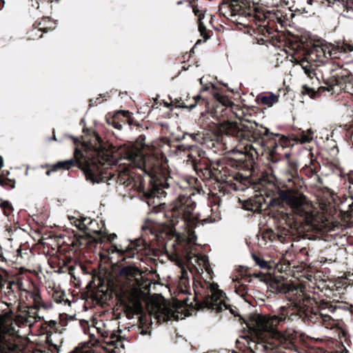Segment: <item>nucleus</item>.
Returning <instances> with one entry per match:
<instances>
[{"instance_id": "f3484780", "label": "nucleus", "mask_w": 353, "mask_h": 353, "mask_svg": "<svg viewBox=\"0 0 353 353\" xmlns=\"http://www.w3.org/2000/svg\"><path fill=\"white\" fill-rule=\"evenodd\" d=\"M232 138V135L226 134L221 130V125L219 128V133L213 134L212 138L208 137L205 145L210 148L214 152L217 150H224L228 149V139Z\"/></svg>"}, {"instance_id": "5fc2aeb1", "label": "nucleus", "mask_w": 353, "mask_h": 353, "mask_svg": "<svg viewBox=\"0 0 353 353\" xmlns=\"http://www.w3.org/2000/svg\"><path fill=\"white\" fill-rule=\"evenodd\" d=\"M72 261V259L71 258H68V257H65V259H63L62 260V263H63V265H68Z\"/></svg>"}, {"instance_id": "72a5a7b5", "label": "nucleus", "mask_w": 353, "mask_h": 353, "mask_svg": "<svg viewBox=\"0 0 353 353\" xmlns=\"http://www.w3.org/2000/svg\"><path fill=\"white\" fill-rule=\"evenodd\" d=\"M208 133L205 134L204 132H198L197 133L189 134L185 133V135L189 136L196 143L205 145V141L208 139Z\"/></svg>"}, {"instance_id": "4468645a", "label": "nucleus", "mask_w": 353, "mask_h": 353, "mask_svg": "<svg viewBox=\"0 0 353 353\" xmlns=\"http://www.w3.org/2000/svg\"><path fill=\"white\" fill-rule=\"evenodd\" d=\"M8 273L0 268V289H3L5 284L8 283L7 289L12 291V285H17L14 282L8 281ZM17 350V345L7 340L5 336L0 334V353H14Z\"/></svg>"}, {"instance_id": "3c124183", "label": "nucleus", "mask_w": 353, "mask_h": 353, "mask_svg": "<svg viewBox=\"0 0 353 353\" xmlns=\"http://www.w3.org/2000/svg\"><path fill=\"white\" fill-rule=\"evenodd\" d=\"M341 2L346 8H353V0H341Z\"/></svg>"}, {"instance_id": "864d4df0", "label": "nucleus", "mask_w": 353, "mask_h": 353, "mask_svg": "<svg viewBox=\"0 0 353 353\" xmlns=\"http://www.w3.org/2000/svg\"><path fill=\"white\" fill-rule=\"evenodd\" d=\"M98 333L101 334V336L105 339L108 336L109 332L108 331H101L99 328H97Z\"/></svg>"}, {"instance_id": "ea45409f", "label": "nucleus", "mask_w": 353, "mask_h": 353, "mask_svg": "<svg viewBox=\"0 0 353 353\" xmlns=\"http://www.w3.org/2000/svg\"><path fill=\"white\" fill-rule=\"evenodd\" d=\"M65 294L63 291L61 290H54L52 293V298L54 301L58 303H61L65 301Z\"/></svg>"}, {"instance_id": "e433bc0d", "label": "nucleus", "mask_w": 353, "mask_h": 353, "mask_svg": "<svg viewBox=\"0 0 353 353\" xmlns=\"http://www.w3.org/2000/svg\"><path fill=\"white\" fill-rule=\"evenodd\" d=\"M252 256L255 263L257 265H259L261 268L267 270L271 269V265L269 264V263L265 261L260 256H258L256 254H252Z\"/></svg>"}, {"instance_id": "13d9d810", "label": "nucleus", "mask_w": 353, "mask_h": 353, "mask_svg": "<svg viewBox=\"0 0 353 353\" xmlns=\"http://www.w3.org/2000/svg\"><path fill=\"white\" fill-rule=\"evenodd\" d=\"M5 5V1L4 0H0V10H1Z\"/></svg>"}, {"instance_id": "412c9836", "label": "nucleus", "mask_w": 353, "mask_h": 353, "mask_svg": "<svg viewBox=\"0 0 353 353\" xmlns=\"http://www.w3.org/2000/svg\"><path fill=\"white\" fill-rule=\"evenodd\" d=\"M332 89L333 87L330 85L328 87L320 86L317 88V90H315L314 88L305 84L301 87V94L303 96L308 95L311 99H316L319 98L322 93L325 92V91L330 92Z\"/></svg>"}, {"instance_id": "de8ad7c7", "label": "nucleus", "mask_w": 353, "mask_h": 353, "mask_svg": "<svg viewBox=\"0 0 353 353\" xmlns=\"http://www.w3.org/2000/svg\"><path fill=\"white\" fill-rule=\"evenodd\" d=\"M68 319H72V317H69V316L65 313L59 314V323L61 326H65L67 325Z\"/></svg>"}, {"instance_id": "20e7f679", "label": "nucleus", "mask_w": 353, "mask_h": 353, "mask_svg": "<svg viewBox=\"0 0 353 353\" xmlns=\"http://www.w3.org/2000/svg\"><path fill=\"white\" fill-rule=\"evenodd\" d=\"M145 135H139L136 141L128 148L125 152L126 159L133 167L141 169L146 174L150 179V187L145 190L144 185L140 182L137 186V182L129 168L117 170L116 181L126 187L132 185L137 188L139 192H143L148 199L154 197L165 196V188L169 187L170 178L166 157L159 148L150 149L145 144Z\"/></svg>"}, {"instance_id": "58836bf2", "label": "nucleus", "mask_w": 353, "mask_h": 353, "mask_svg": "<svg viewBox=\"0 0 353 353\" xmlns=\"http://www.w3.org/2000/svg\"><path fill=\"white\" fill-rule=\"evenodd\" d=\"M1 201L0 208H2L4 215L10 216L13 211L12 204L8 201Z\"/></svg>"}, {"instance_id": "ddd939ff", "label": "nucleus", "mask_w": 353, "mask_h": 353, "mask_svg": "<svg viewBox=\"0 0 353 353\" xmlns=\"http://www.w3.org/2000/svg\"><path fill=\"white\" fill-rule=\"evenodd\" d=\"M231 159L232 158H229L223 165H219L221 169L217 170H215V169L212 170L211 168V163L206 159L194 161L193 167L196 174L202 179V180H208L212 178H216L217 180H220L223 183H225L227 185V183L221 178L220 171L224 166H225L227 161Z\"/></svg>"}, {"instance_id": "7c9ffc66", "label": "nucleus", "mask_w": 353, "mask_h": 353, "mask_svg": "<svg viewBox=\"0 0 353 353\" xmlns=\"http://www.w3.org/2000/svg\"><path fill=\"white\" fill-rule=\"evenodd\" d=\"M300 65L307 77L312 79L314 76H316L315 68L317 65L312 64L307 59L302 60L300 63Z\"/></svg>"}, {"instance_id": "2f4dec72", "label": "nucleus", "mask_w": 353, "mask_h": 353, "mask_svg": "<svg viewBox=\"0 0 353 353\" xmlns=\"http://www.w3.org/2000/svg\"><path fill=\"white\" fill-rule=\"evenodd\" d=\"M78 221L77 228L82 231L83 233L86 232V228L90 224H95V219H91L88 217H81L77 219L76 222Z\"/></svg>"}, {"instance_id": "0eeeda50", "label": "nucleus", "mask_w": 353, "mask_h": 353, "mask_svg": "<svg viewBox=\"0 0 353 353\" xmlns=\"http://www.w3.org/2000/svg\"><path fill=\"white\" fill-rule=\"evenodd\" d=\"M269 205L270 212H268V215L274 219L278 232L271 228L265 229L262 233L265 241L278 240L284 243L287 238L298 241L305 240L307 236L305 232L317 225V217L314 211L303 208V212H295L285 202H282L278 207H272L270 203Z\"/></svg>"}, {"instance_id": "393cba45", "label": "nucleus", "mask_w": 353, "mask_h": 353, "mask_svg": "<svg viewBox=\"0 0 353 353\" xmlns=\"http://www.w3.org/2000/svg\"><path fill=\"white\" fill-rule=\"evenodd\" d=\"M100 222L101 224V227L98 221L95 220V224H90L89 226H88L86 228V232L84 234L94 236L101 241L103 236H104V235H103V228H105V224L102 221Z\"/></svg>"}, {"instance_id": "6e6552de", "label": "nucleus", "mask_w": 353, "mask_h": 353, "mask_svg": "<svg viewBox=\"0 0 353 353\" xmlns=\"http://www.w3.org/2000/svg\"><path fill=\"white\" fill-rule=\"evenodd\" d=\"M288 161V170L285 178L276 183L268 181L266 192L269 196H273L270 201L271 206L278 207L282 202H285L295 212H303V208L314 211L301 191L304 181L298 174L297 163L290 160V158Z\"/></svg>"}, {"instance_id": "8fccbe9b", "label": "nucleus", "mask_w": 353, "mask_h": 353, "mask_svg": "<svg viewBox=\"0 0 353 353\" xmlns=\"http://www.w3.org/2000/svg\"><path fill=\"white\" fill-rule=\"evenodd\" d=\"M86 347L85 345L82 347H77L73 351L70 353H88V352L85 350Z\"/></svg>"}, {"instance_id": "338daca9", "label": "nucleus", "mask_w": 353, "mask_h": 353, "mask_svg": "<svg viewBox=\"0 0 353 353\" xmlns=\"http://www.w3.org/2000/svg\"><path fill=\"white\" fill-rule=\"evenodd\" d=\"M241 287L243 288V290H245V288H247L246 286H245L244 285H241Z\"/></svg>"}, {"instance_id": "423d86ee", "label": "nucleus", "mask_w": 353, "mask_h": 353, "mask_svg": "<svg viewBox=\"0 0 353 353\" xmlns=\"http://www.w3.org/2000/svg\"><path fill=\"white\" fill-rule=\"evenodd\" d=\"M81 148H75L74 159L59 161L53 165H42V168H48L46 174L50 176L53 172L69 170L77 165L83 172L86 180L92 183L105 182L110 179L114 178L116 174L109 171L108 167L111 164L112 157L98 134L95 135L94 145L82 143Z\"/></svg>"}, {"instance_id": "1a4fd4ad", "label": "nucleus", "mask_w": 353, "mask_h": 353, "mask_svg": "<svg viewBox=\"0 0 353 353\" xmlns=\"http://www.w3.org/2000/svg\"><path fill=\"white\" fill-rule=\"evenodd\" d=\"M254 165L249 168L250 172L244 170V168L239 167L233 173H229L223 175L222 171L225 170V166L220 171L221 178L227 185L232 190L236 191H244L247 188H252L256 192H259V194L245 200L243 203V208L248 211L253 212H261L263 208L265 205V208L270 212L269 203L272 200V196H269L266 192L268 189V181L262 178H254L252 176Z\"/></svg>"}, {"instance_id": "f257e3e1", "label": "nucleus", "mask_w": 353, "mask_h": 353, "mask_svg": "<svg viewBox=\"0 0 353 353\" xmlns=\"http://www.w3.org/2000/svg\"><path fill=\"white\" fill-rule=\"evenodd\" d=\"M214 99L218 103L214 108V116L223 119L221 130L239 142L236 152L239 157L228 160L222 173L229 176L239 167L250 172L249 168L255 164L259 150L263 151L261 143L263 137L268 134L269 129L257 123L248 110L245 112L227 97L216 92Z\"/></svg>"}, {"instance_id": "a18cd8bd", "label": "nucleus", "mask_w": 353, "mask_h": 353, "mask_svg": "<svg viewBox=\"0 0 353 353\" xmlns=\"http://www.w3.org/2000/svg\"><path fill=\"white\" fill-rule=\"evenodd\" d=\"M44 325H46V327H49V330H47V332H52V331L57 332L58 330L57 325V323L55 321L51 320L49 321H46L43 323Z\"/></svg>"}, {"instance_id": "f8f14e48", "label": "nucleus", "mask_w": 353, "mask_h": 353, "mask_svg": "<svg viewBox=\"0 0 353 353\" xmlns=\"http://www.w3.org/2000/svg\"><path fill=\"white\" fill-rule=\"evenodd\" d=\"M261 143L263 151L259 152L263 154L266 152V158L272 163H276L282 159H288L291 154V148L293 146V140L285 135L274 134L269 131L265 135Z\"/></svg>"}, {"instance_id": "4d7b16f0", "label": "nucleus", "mask_w": 353, "mask_h": 353, "mask_svg": "<svg viewBox=\"0 0 353 353\" xmlns=\"http://www.w3.org/2000/svg\"><path fill=\"white\" fill-rule=\"evenodd\" d=\"M124 306V307L127 310H132V307L129 304V303H122Z\"/></svg>"}, {"instance_id": "c9c22d12", "label": "nucleus", "mask_w": 353, "mask_h": 353, "mask_svg": "<svg viewBox=\"0 0 353 353\" xmlns=\"http://www.w3.org/2000/svg\"><path fill=\"white\" fill-rule=\"evenodd\" d=\"M102 288H105V290L104 291L103 289L100 290L99 289L96 294L97 298L99 299L101 301L110 299L112 297V294L111 292H110V286H103Z\"/></svg>"}, {"instance_id": "a878e982", "label": "nucleus", "mask_w": 353, "mask_h": 353, "mask_svg": "<svg viewBox=\"0 0 353 353\" xmlns=\"http://www.w3.org/2000/svg\"><path fill=\"white\" fill-rule=\"evenodd\" d=\"M320 164L317 161L310 159V164H305V166L301 168V172L310 178L316 174L320 170Z\"/></svg>"}, {"instance_id": "bb28decb", "label": "nucleus", "mask_w": 353, "mask_h": 353, "mask_svg": "<svg viewBox=\"0 0 353 353\" xmlns=\"http://www.w3.org/2000/svg\"><path fill=\"white\" fill-rule=\"evenodd\" d=\"M279 95L268 92L263 95H259L256 98L259 103L271 107L279 101Z\"/></svg>"}, {"instance_id": "7ed1b4c3", "label": "nucleus", "mask_w": 353, "mask_h": 353, "mask_svg": "<svg viewBox=\"0 0 353 353\" xmlns=\"http://www.w3.org/2000/svg\"><path fill=\"white\" fill-rule=\"evenodd\" d=\"M192 194H180L173 206L165 212L168 219V225H159L150 223L142 228L141 236L134 241H130L125 248H116L123 259L133 258L136 254L141 253L145 255L159 256L168 253L167 247L174 246L176 233L174 226L181 219L188 227L196 225L197 218L193 212L196 208V202L191 197Z\"/></svg>"}, {"instance_id": "5701e85b", "label": "nucleus", "mask_w": 353, "mask_h": 353, "mask_svg": "<svg viewBox=\"0 0 353 353\" xmlns=\"http://www.w3.org/2000/svg\"><path fill=\"white\" fill-rule=\"evenodd\" d=\"M219 12L220 14L230 19L232 22L236 23L237 25H243L242 22L238 21L237 19H233L234 14L232 12L230 0L223 1V2L219 5Z\"/></svg>"}, {"instance_id": "09e8293b", "label": "nucleus", "mask_w": 353, "mask_h": 353, "mask_svg": "<svg viewBox=\"0 0 353 353\" xmlns=\"http://www.w3.org/2000/svg\"><path fill=\"white\" fill-rule=\"evenodd\" d=\"M188 184L192 186V188H194V189L196 190H199V185H197V183H199L197 179H196L195 177H190L188 180Z\"/></svg>"}, {"instance_id": "b1692460", "label": "nucleus", "mask_w": 353, "mask_h": 353, "mask_svg": "<svg viewBox=\"0 0 353 353\" xmlns=\"http://www.w3.org/2000/svg\"><path fill=\"white\" fill-rule=\"evenodd\" d=\"M33 27L40 31L47 32L49 30H54L56 27V23L50 17H43L40 21H36L33 24Z\"/></svg>"}, {"instance_id": "473e14b6", "label": "nucleus", "mask_w": 353, "mask_h": 353, "mask_svg": "<svg viewBox=\"0 0 353 353\" xmlns=\"http://www.w3.org/2000/svg\"><path fill=\"white\" fill-rule=\"evenodd\" d=\"M313 139V132L311 129L307 131H301L300 134L296 137L295 141L301 143H306L310 142Z\"/></svg>"}, {"instance_id": "aec40b11", "label": "nucleus", "mask_w": 353, "mask_h": 353, "mask_svg": "<svg viewBox=\"0 0 353 353\" xmlns=\"http://www.w3.org/2000/svg\"><path fill=\"white\" fill-rule=\"evenodd\" d=\"M193 101V103H188L185 101H183V100L180 98L179 99H175L174 101H172V103H173V105L176 108H185L189 110H192L197 105L204 106H207V105H208V101L199 94L194 96Z\"/></svg>"}, {"instance_id": "dca6fc26", "label": "nucleus", "mask_w": 353, "mask_h": 353, "mask_svg": "<svg viewBox=\"0 0 353 353\" xmlns=\"http://www.w3.org/2000/svg\"><path fill=\"white\" fill-rule=\"evenodd\" d=\"M99 239H97L96 236L88 234L83 235L75 234L71 241L70 245L72 247L74 252L79 251L81 253L83 250L91 248L95 244L99 243Z\"/></svg>"}, {"instance_id": "603ef678", "label": "nucleus", "mask_w": 353, "mask_h": 353, "mask_svg": "<svg viewBox=\"0 0 353 353\" xmlns=\"http://www.w3.org/2000/svg\"><path fill=\"white\" fill-rule=\"evenodd\" d=\"M101 103L100 97L97 98L95 100H94L92 99L89 100V105H90V107H91V106H92L94 105H97L98 103Z\"/></svg>"}, {"instance_id": "9d476101", "label": "nucleus", "mask_w": 353, "mask_h": 353, "mask_svg": "<svg viewBox=\"0 0 353 353\" xmlns=\"http://www.w3.org/2000/svg\"><path fill=\"white\" fill-rule=\"evenodd\" d=\"M218 288L217 283H211L207 281H194L193 301H190L189 298H186L183 301V304L186 307L195 308L196 310L207 308L221 311L222 305L225 309H228L223 300L225 294Z\"/></svg>"}, {"instance_id": "c85d7f7f", "label": "nucleus", "mask_w": 353, "mask_h": 353, "mask_svg": "<svg viewBox=\"0 0 353 353\" xmlns=\"http://www.w3.org/2000/svg\"><path fill=\"white\" fill-rule=\"evenodd\" d=\"M230 2L232 5V12L234 14L233 19H236V16H238V20L241 18H243L244 15L246 14V10L245 8L240 4L239 0H230Z\"/></svg>"}, {"instance_id": "39448f33", "label": "nucleus", "mask_w": 353, "mask_h": 353, "mask_svg": "<svg viewBox=\"0 0 353 353\" xmlns=\"http://www.w3.org/2000/svg\"><path fill=\"white\" fill-rule=\"evenodd\" d=\"M352 305L343 301L321 299L317 301L309 295H304L303 299L292 306H282L281 311L288 322L300 321L307 325H317L327 329H336L339 338L346 339L347 331L343 327L342 321L336 320L330 314H334L339 311H350Z\"/></svg>"}, {"instance_id": "6ab92c4d", "label": "nucleus", "mask_w": 353, "mask_h": 353, "mask_svg": "<svg viewBox=\"0 0 353 353\" xmlns=\"http://www.w3.org/2000/svg\"><path fill=\"white\" fill-rule=\"evenodd\" d=\"M241 279L245 282L250 283L252 278L258 279L260 281L267 282L269 275L261 272H252L251 269L245 267H240L239 270Z\"/></svg>"}, {"instance_id": "f704fd0d", "label": "nucleus", "mask_w": 353, "mask_h": 353, "mask_svg": "<svg viewBox=\"0 0 353 353\" xmlns=\"http://www.w3.org/2000/svg\"><path fill=\"white\" fill-rule=\"evenodd\" d=\"M32 298L33 299L35 308L44 307V303L41 299L40 291L38 288H34L32 292Z\"/></svg>"}, {"instance_id": "680f3d73", "label": "nucleus", "mask_w": 353, "mask_h": 353, "mask_svg": "<svg viewBox=\"0 0 353 353\" xmlns=\"http://www.w3.org/2000/svg\"><path fill=\"white\" fill-rule=\"evenodd\" d=\"M183 101H185L186 103H194L193 98L192 99L191 101L190 99H186Z\"/></svg>"}, {"instance_id": "6e6d98bb", "label": "nucleus", "mask_w": 353, "mask_h": 353, "mask_svg": "<svg viewBox=\"0 0 353 353\" xmlns=\"http://www.w3.org/2000/svg\"><path fill=\"white\" fill-rule=\"evenodd\" d=\"M347 180L350 183L353 184V173L351 172L348 174Z\"/></svg>"}, {"instance_id": "bf43d9fd", "label": "nucleus", "mask_w": 353, "mask_h": 353, "mask_svg": "<svg viewBox=\"0 0 353 353\" xmlns=\"http://www.w3.org/2000/svg\"><path fill=\"white\" fill-rule=\"evenodd\" d=\"M3 167V159L1 156H0V170Z\"/></svg>"}, {"instance_id": "2eb2a0df", "label": "nucleus", "mask_w": 353, "mask_h": 353, "mask_svg": "<svg viewBox=\"0 0 353 353\" xmlns=\"http://www.w3.org/2000/svg\"><path fill=\"white\" fill-rule=\"evenodd\" d=\"M106 121L109 125H112L114 128L121 130L123 124L132 125L134 118L132 113L129 110H119L112 116L108 115Z\"/></svg>"}, {"instance_id": "cd10ccee", "label": "nucleus", "mask_w": 353, "mask_h": 353, "mask_svg": "<svg viewBox=\"0 0 353 353\" xmlns=\"http://www.w3.org/2000/svg\"><path fill=\"white\" fill-rule=\"evenodd\" d=\"M119 274L121 276L128 280H132L140 274V271L137 267L128 265L122 268Z\"/></svg>"}, {"instance_id": "79ce46f5", "label": "nucleus", "mask_w": 353, "mask_h": 353, "mask_svg": "<svg viewBox=\"0 0 353 353\" xmlns=\"http://www.w3.org/2000/svg\"><path fill=\"white\" fill-rule=\"evenodd\" d=\"M194 14L198 17V23L202 21L205 17V11L199 8L198 6H192Z\"/></svg>"}, {"instance_id": "9b49d317", "label": "nucleus", "mask_w": 353, "mask_h": 353, "mask_svg": "<svg viewBox=\"0 0 353 353\" xmlns=\"http://www.w3.org/2000/svg\"><path fill=\"white\" fill-rule=\"evenodd\" d=\"M276 26L274 21L264 19L258 27L259 33L264 38L257 39V43L261 45L270 43L279 48H283L287 53L288 51L286 48L296 52L302 48L303 43L298 37L288 31H279Z\"/></svg>"}, {"instance_id": "69168bd1", "label": "nucleus", "mask_w": 353, "mask_h": 353, "mask_svg": "<svg viewBox=\"0 0 353 353\" xmlns=\"http://www.w3.org/2000/svg\"><path fill=\"white\" fill-rule=\"evenodd\" d=\"M76 219H74V225H75V226L77 228L78 221H77V222H76Z\"/></svg>"}, {"instance_id": "052dcab7", "label": "nucleus", "mask_w": 353, "mask_h": 353, "mask_svg": "<svg viewBox=\"0 0 353 353\" xmlns=\"http://www.w3.org/2000/svg\"><path fill=\"white\" fill-rule=\"evenodd\" d=\"M276 20L281 25V26H283V23H284V21L283 20H281V19H280L279 17H276Z\"/></svg>"}, {"instance_id": "c03bdc74", "label": "nucleus", "mask_w": 353, "mask_h": 353, "mask_svg": "<svg viewBox=\"0 0 353 353\" xmlns=\"http://www.w3.org/2000/svg\"><path fill=\"white\" fill-rule=\"evenodd\" d=\"M103 235H104V236H103V238L101 239V241H99V243H101L105 240L108 241L110 243H112L117 238V234H114V233L108 234L105 231V230H104L103 231Z\"/></svg>"}, {"instance_id": "4c0bfd02", "label": "nucleus", "mask_w": 353, "mask_h": 353, "mask_svg": "<svg viewBox=\"0 0 353 353\" xmlns=\"http://www.w3.org/2000/svg\"><path fill=\"white\" fill-rule=\"evenodd\" d=\"M198 25L200 34L204 39V41H206L208 39H210L211 37L212 32L210 30H207L203 21L199 22Z\"/></svg>"}, {"instance_id": "f03ea898", "label": "nucleus", "mask_w": 353, "mask_h": 353, "mask_svg": "<svg viewBox=\"0 0 353 353\" xmlns=\"http://www.w3.org/2000/svg\"><path fill=\"white\" fill-rule=\"evenodd\" d=\"M250 321L248 325L254 339L248 345L252 353H267L279 348L296 353H343L334 348L336 342L330 338L311 337L290 329L279 331L278 327L288 322L281 307L276 314L256 315Z\"/></svg>"}, {"instance_id": "4be33fe9", "label": "nucleus", "mask_w": 353, "mask_h": 353, "mask_svg": "<svg viewBox=\"0 0 353 353\" xmlns=\"http://www.w3.org/2000/svg\"><path fill=\"white\" fill-rule=\"evenodd\" d=\"M270 288L272 292L285 294L287 298V294L294 290L292 285L279 280L272 281L270 283Z\"/></svg>"}, {"instance_id": "a211bd4d", "label": "nucleus", "mask_w": 353, "mask_h": 353, "mask_svg": "<svg viewBox=\"0 0 353 353\" xmlns=\"http://www.w3.org/2000/svg\"><path fill=\"white\" fill-rule=\"evenodd\" d=\"M309 56L312 59H314V57H315L316 61L323 62L324 58L332 59H338L339 50L333 46L331 49L327 46H314Z\"/></svg>"}, {"instance_id": "0e129e2a", "label": "nucleus", "mask_w": 353, "mask_h": 353, "mask_svg": "<svg viewBox=\"0 0 353 353\" xmlns=\"http://www.w3.org/2000/svg\"><path fill=\"white\" fill-rule=\"evenodd\" d=\"M74 139V142L75 145H77V143H81L77 139L72 138Z\"/></svg>"}, {"instance_id": "49530a36", "label": "nucleus", "mask_w": 353, "mask_h": 353, "mask_svg": "<svg viewBox=\"0 0 353 353\" xmlns=\"http://www.w3.org/2000/svg\"><path fill=\"white\" fill-rule=\"evenodd\" d=\"M341 79L344 81V83H348L353 86V74L349 72H347L346 74H343L341 76Z\"/></svg>"}, {"instance_id": "e2e57ef3", "label": "nucleus", "mask_w": 353, "mask_h": 353, "mask_svg": "<svg viewBox=\"0 0 353 353\" xmlns=\"http://www.w3.org/2000/svg\"><path fill=\"white\" fill-rule=\"evenodd\" d=\"M327 2H328V3H329V4H331V3H332V4H334V2H336V1H341V0H332V1H331V0H327Z\"/></svg>"}, {"instance_id": "a19ab883", "label": "nucleus", "mask_w": 353, "mask_h": 353, "mask_svg": "<svg viewBox=\"0 0 353 353\" xmlns=\"http://www.w3.org/2000/svg\"><path fill=\"white\" fill-rule=\"evenodd\" d=\"M310 250L309 244L304 245L299 249V254L303 257L302 260L304 261H308L309 251Z\"/></svg>"}, {"instance_id": "37998d69", "label": "nucleus", "mask_w": 353, "mask_h": 353, "mask_svg": "<svg viewBox=\"0 0 353 353\" xmlns=\"http://www.w3.org/2000/svg\"><path fill=\"white\" fill-rule=\"evenodd\" d=\"M339 48H341V51L339 50V54L342 52H352L353 50V44L343 42L341 46H338L337 49L339 50Z\"/></svg>"}, {"instance_id": "774afa93", "label": "nucleus", "mask_w": 353, "mask_h": 353, "mask_svg": "<svg viewBox=\"0 0 353 353\" xmlns=\"http://www.w3.org/2000/svg\"><path fill=\"white\" fill-rule=\"evenodd\" d=\"M146 333H147V331H144V330H143L141 332L142 334H146Z\"/></svg>"}, {"instance_id": "c756f323", "label": "nucleus", "mask_w": 353, "mask_h": 353, "mask_svg": "<svg viewBox=\"0 0 353 353\" xmlns=\"http://www.w3.org/2000/svg\"><path fill=\"white\" fill-rule=\"evenodd\" d=\"M8 171H6V173L3 171L1 174H0V185L8 190H10L15 188L16 181L14 179H9L8 177Z\"/></svg>"}]
</instances>
